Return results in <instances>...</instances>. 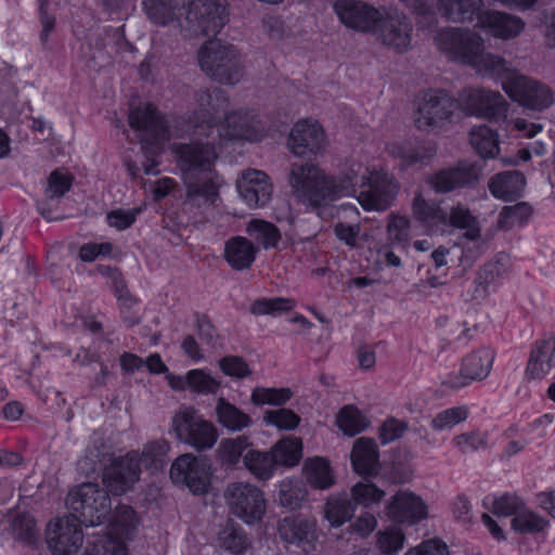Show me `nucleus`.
Returning <instances> with one entry per match:
<instances>
[{"instance_id": "nucleus-62", "label": "nucleus", "mask_w": 555, "mask_h": 555, "mask_svg": "<svg viewBox=\"0 0 555 555\" xmlns=\"http://www.w3.org/2000/svg\"><path fill=\"white\" fill-rule=\"evenodd\" d=\"M489 436L486 431L470 430L454 437L453 443L462 453L478 451L488 444Z\"/></svg>"}, {"instance_id": "nucleus-42", "label": "nucleus", "mask_w": 555, "mask_h": 555, "mask_svg": "<svg viewBox=\"0 0 555 555\" xmlns=\"http://www.w3.org/2000/svg\"><path fill=\"white\" fill-rule=\"evenodd\" d=\"M243 463L247 470L260 481L271 479L279 468L271 450H248L243 457Z\"/></svg>"}, {"instance_id": "nucleus-54", "label": "nucleus", "mask_w": 555, "mask_h": 555, "mask_svg": "<svg viewBox=\"0 0 555 555\" xmlns=\"http://www.w3.org/2000/svg\"><path fill=\"white\" fill-rule=\"evenodd\" d=\"M384 477L391 483V486H403L411 481L413 469L406 460L392 459L388 464L382 465Z\"/></svg>"}, {"instance_id": "nucleus-48", "label": "nucleus", "mask_w": 555, "mask_h": 555, "mask_svg": "<svg viewBox=\"0 0 555 555\" xmlns=\"http://www.w3.org/2000/svg\"><path fill=\"white\" fill-rule=\"evenodd\" d=\"M297 302L287 297H261L255 299L249 306V312L255 317L280 315L294 310Z\"/></svg>"}, {"instance_id": "nucleus-57", "label": "nucleus", "mask_w": 555, "mask_h": 555, "mask_svg": "<svg viewBox=\"0 0 555 555\" xmlns=\"http://www.w3.org/2000/svg\"><path fill=\"white\" fill-rule=\"evenodd\" d=\"M219 541L224 548L221 555H243L248 546L246 537L232 525L220 533Z\"/></svg>"}, {"instance_id": "nucleus-3", "label": "nucleus", "mask_w": 555, "mask_h": 555, "mask_svg": "<svg viewBox=\"0 0 555 555\" xmlns=\"http://www.w3.org/2000/svg\"><path fill=\"white\" fill-rule=\"evenodd\" d=\"M288 184L298 203L318 215L332 203L356 192L357 176L351 172L328 173L312 162L293 163Z\"/></svg>"}, {"instance_id": "nucleus-41", "label": "nucleus", "mask_w": 555, "mask_h": 555, "mask_svg": "<svg viewBox=\"0 0 555 555\" xmlns=\"http://www.w3.org/2000/svg\"><path fill=\"white\" fill-rule=\"evenodd\" d=\"M469 142L475 153L483 159L495 158L500 152L499 133L487 125L473 127Z\"/></svg>"}, {"instance_id": "nucleus-51", "label": "nucleus", "mask_w": 555, "mask_h": 555, "mask_svg": "<svg viewBox=\"0 0 555 555\" xmlns=\"http://www.w3.org/2000/svg\"><path fill=\"white\" fill-rule=\"evenodd\" d=\"M169 451L170 444L165 440H156L145 444L142 451V461L146 469L151 474L163 470Z\"/></svg>"}, {"instance_id": "nucleus-35", "label": "nucleus", "mask_w": 555, "mask_h": 555, "mask_svg": "<svg viewBox=\"0 0 555 555\" xmlns=\"http://www.w3.org/2000/svg\"><path fill=\"white\" fill-rule=\"evenodd\" d=\"M473 67L481 77L492 79L496 83L503 85L511 77L516 76L518 73L511 68L506 60L500 55L491 52L485 53V50L480 53Z\"/></svg>"}, {"instance_id": "nucleus-50", "label": "nucleus", "mask_w": 555, "mask_h": 555, "mask_svg": "<svg viewBox=\"0 0 555 555\" xmlns=\"http://www.w3.org/2000/svg\"><path fill=\"white\" fill-rule=\"evenodd\" d=\"M531 215L532 208L525 202L513 206H504L499 214V228L509 230L516 225H524L529 221Z\"/></svg>"}, {"instance_id": "nucleus-59", "label": "nucleus", "mask_w": 555, "mask_h": 555, "mask_svg": "<svg viewBox=\"0 0 555 555\" xmlns=\"http://www.w3.org/2000/svg\"><path fill=\"white\" fill-rule=\"evenodd\" d=\"M143 7L149 18L157 25L165 26L173 18L172 0H143Z\"/></svg>"}, {"instance_id": "nucleus-53", "label": "nucleus", "mask_w": 555, "mask_h": 555, "mask_svg": "<svg viewBox=\"0 0 555 555\" xmlns=\"http://www.w3.org/2000/svg\"><path fill=\"white\" fill-rule=\"evenodd\" d=\"M468 416L469 410L466 405L448 408L438 412L433 417L430 427L437 431L450 429L457 424L465 422Z\"/></svg>"}, {"instance_id": "nucleus-26", "label": "nucleus", "mask_w": 555, "mask_h": 555, "mask_svg": "<svg viewBox=\"0 0 555 555\" xmlns=\"http://www.w3.org/2000/svg\"><path fill=\"white\" fill-rule=\"evenodd\" d=\"M388 515L402 524L414 525L428 515L426 504L412 492L406 490L398 491L388 507Z\"/></svg>"}, {"instance_id": "nucleus-47", "label": "nucleus", "mask_w": 555, "mask_h": 555, "mask_svg": "<svg viewBox=\"0 0 555 555\" xmlns=\"http://www.w3.org/2000/svg\"><path fill=\"white\" fill-rule=\"evenodd\" d=\"M249 446V437L245 435L235 438H224L217 449V456L223 465L234 467L244 457L243 454L245 451L247 452Z\"/></svg>"}, {"instance_id": "nucleus-36", "label": "nucleus", "mask_w": 555, "mask_h": 555, "mask_svg": "<svg viewBox=\"0 0 555 555\" xmlns=\"http://www.w3.org/2000/svg\"><path fill=\"white\" fill-rule=\"evenodd\" d=\"M272 455L278 467L294 468L304 455V443L301 438L296 436H283L271 448Z\"/></svg>"}, {"instance_id": "nucleus-28", "label": "nucleus", "mask_w": 555, "mask_h": 555, "mask_svg": "<svg viewBox=\"0 0 555 555\" xmlns=\"http://www.w3.org/2000/svg\"><path fill=\"white\" fill-rule=\"evenodd\" d=\"M221 182L216 171L205 178L201 175L184 176L186 199L190 203L214 205L219 199Z\"/></svg>"}, {"instance_id": "nucleus-52", "label": "nucleus", "mask_w": 555, "mask_h": 555, "mask_svg": "<svg viewBox=\"0 0 555 555\" xmlns=\"http://www.w3.org/2000/svg\"><path fill=\"white\" fill-rule=\"evenodd\" d=\"M300 416L291 409L281 408L276 410H267L263 413V423L266 426H272L281 431L295 430L300 424Z\"/></svg>"}, {"instance_id": "nucleus-18", "label": "nucleus", "mask_w": 555, "mask_h": 555, "mask_svg": "<svg viewBox=\"0 0 555 555\" xmlns=\"http://www.w3.org/2000/svg\"><path fill=\"white\" fill-rule=\"evenodd\" d=\"M186 20L203 36H216L228 22L227 8L218 0H192L186 9Z\"/></svg>"}, {"instance_id": "nucleus-21", "label": "nucleus", "mask_w": 555, "mask_h": 555, "mask_svg": "<svg viewBox=\"0 0 555 555\" xmlns=\"http://www.w3.org/2000/svg\"><path fill=\"white\" fill-rule=\"evenodd\" d=\"M236 188L242 201L251 209L266 207L273 194L270 177L258 169L244 171Z\"/></svg>"}, {"instance_id": "nucleus-63", "label": "nucleus", "mask_w": 555, "mask_h": 555, "mask_svg": "<svg viewBox=\"0 0 555 555\" xmlns=\"http://www.w3.org/2000/svg\"><path fill=\"white\" fill-rule=\"evenodd\" d=\"M72 188V177L63 170L55 169L48 178L46 195L49 199L62 198Z\"/></svg>"}, {"instance_id": "nucleus-60", "label": "nucleus", "mask_w": 555, "mask_h": 555, "mask_svg": "<svg viewBox=\"0 0 555 555\" xmlns=\"http://www.w3.org/2000/svg\"><path fill=\"white\" fill-rule=\"evenodd\" d=\"M220 371L229 377L244 379L251 375V370L246 360L241 356L228 354L219 359Z\"/></svg>"}, {"instance_id": "nucleus-64", "label": "nucleus", "mask_w": 555, "mask_h": 555, "mask_svg": "<svg viewBox=\"0 0 555 555\" xmlns=\"http://www.w3.org/2000/svg\"><path fill=\"white\" fill-rule=\"evenodd\" d=\"M408 430V423L395 416L387 417L378 428V439L382 446H387L401 437Z\"/></svg>"}, {"instance_id": "nucleus-29", "label": "nucleus", "mask_w": 555, "mask_h": 555, "mask_svg": "<svg viewBox=\"0 0 555 555\" xmlns=\"http://www.w3.org/2000/svg\"><path fill=\"white\" fill-rule=\"evenodd\" d=\"M259 250L249 238L234 235L224 243L223 258L231 269L244 271L253 267Z\"/></svg>"}, {"instance_id": "nucleus-56", "label": "nucleus", "mask_w": 555, "mask_h": 555, "mask_svg": "<svg viewBox=\"0 0 555 555\" xmlns=\"http://www.w3.org/2000/svg\"><path fill=\"white\" fill-rule=\"evenodd\" d=\"M411 221L406 216L391 212L387 222V234L390 241L404 247L410 242Z\"/></svg>"}, {"instance_id": "nucleus-20", "label": "nucleus", "mask_w": 555, "mask_h": 555, "mask_svg": "<svg viewBox=\"0 0 555 555\" xmlns=\"http://www.w3.org/2000/svg\"><path fill=\"white\" fill-rule=\"evenodd\" d=\"M179 415L176 413V438L183 440L196 451H207L218 441V429L208 420L185 415L183 425L178 424Z\"/></svg>"}, {"instance_id": "nucleus-45", "label": "nucleus", "mask_w": 555, "mask_h": 555, "mask_svg": "<svg viewBox=\"0 0 555 555\" xmlns=\"http://www.w3.org/2000/svg\"><path fill=\"white\" fill-rule=\"evenodd\" d=\"M335 423L343 435L347 437H354L370 426L369 418L354 404L341 406L337 412Z\"/></svg>"}, {"instance_id": "nucleus-44", "label": "nucleus", "mask_w": 555, "mask_h": 555, "mask_svg": "<svg viewBox=\"0 0 555 555\" xmlns=\"http://www.w3.org/2000/svg\"><path fill=\"white\" fill-rule=\"evenodd\" d=\"M246 233L266 250L276 248L282 240L279 227L260 218H253L247 222Z\"/></svg>"}, {"instance_id": "nucleus-58", "label": "nucleus", "mask_w": 555, "mask_h": 555, "mask_svg": "<svg viewBox=\"0 0 555 555\" xmlns=\"http://www.w3.org/2000/svg\"><path fill=\"white\" fill-rule=\"evenodd\" d=\"M405 535L400 527L391 526L377 533V546L383 554H397L404 545Z\"/></svg>"}, {"instance_id": "nucleus-17", "label": "nucleus", "mask_w": 555, "mask_h": 555, "mask_svg": "<svg viewBox=\"0 0 555 555\" xmlns=\"http://www.w3.org/2000/svg\"><path fill=\"white\" fill-rule=\"evenodd\" d=\"M218 155L215 144L192 141L176 144V163L181 166L184 176L211 173Z\"/></svg>"}, {"instance_id": "nucleus-8", "label": "nucleus", "mask_w": 555, "mask_h": 555, "mask_svg": "<svg viewBox=\"0 0 555 555\" xmlns=\"http://www.w3.org/2000/svg\"><path fill=\"white\" fill-rule=\"evenodd\" d=\"M139 524L140 519L131 506H117L107 532L93 542L88 555H128L125 540L133 535Z\"/></svg>"}, {"instance_id": "nucleus-43", "label": "nucleus", "mask_w": 555, "mask_h": 555, "mask_svg": "<svg viewBox=\"0 0 555 555\" xmlns=\"http://www.w3.org/2000/svg\"><path fill=\"white\" fill-rule=\"evenodd\" d=\"M442 227L465 230V236L473 241L479 238L481 233L477 217L463 204L453 206L449 214L446 211V220L441 228Z\"/></svg>"}, {"instance_id": "nucleus-34", "label": "nucleus", "mask_w": 555, "mask_h": 555, "mask_svg": "<svg viewBox=\"0 0 555 555\" xmlns=\"http://www.w3.org/2000/svg\"><path fill=\"white\" fill-rule=\"evenodd\" d=\"M482 0H438V11L448 22L464 24L478 22L482 10Z\"/></svg>"}, {"instance_id": "nucleus-46", "label": "nucleus", "mask_w": 555, "mask_h": 555, "mask_svg": "<svg viewBox=\"0 0 555 555\" xmlns=\"http://www.w3.org/2000/svg\"><path fill=\"white\" fill-rule=\"evenodd\" d=\"M522 503L524 500L514 492H496L482 501L483 507L499 517H514Z\"/></svg>"}, {"instance_id": "nucleus-16", "label": "nucleus", "mask_w": 555, "mask_h": 555, "mask_svg": "<svg viewBox=\"0 0 555 555\" xmlns=\"http://www.w3.org/2000/svg\"><path fill=\"white\" fill-rule=\"evenodd\" d=\"M326 145V134L319 120L311 117L298 119L291 129L287 146L298 157L320 155Z\"/></svg>"}, {"instance_id": "nucleus-32", "label": "nucleus", "mask_w": 555, "mask_h": 555, "mask_svg": "<svg viewBox=\"0 0 555 555\" xmlns=\"http://www.w3.org/2000/svg\"><path fill=\"white\" fill-rule=\"evenodd\" d=\"M526 177L518 170L495 173L488 182V189L494 198L514 202L522 195Z\"/></svg>"}, {"instance_id": "nucleus-1", "label": "nucleus", "mask_w": 555, "mask_h": 555, "mask_svg": "<svg viewBox=\"0 0 555 555\" xmlns=\"http://www.w3.org/2000/svg\"><path fill=\"white\" fill-rule=\"evenodd\" d=\"M66 506L70 516L50 521L47 528L46 540L52 555H77L83 543L79 524L99 526L112 511L107 488H70Z\"/></svg>"}, {"instance_id": "nucleus-30", "label": "nucleus", "mask_w": 555, "mask_h": 555, "mask_svg": "<svg viewBox=\"0 0 555 555\" xmlns=\"http://www.w3.org/2000/svg\"><path fill=\"white\" fill-rule=\"evenodd\" d=\"M555 367V341L552 338L533 343L526 366L530 379H542Z\"/></svg>"}, {"instance_id": "nucleus-25", "label": "nucleus", "mask_w": 555, "mask_h": 555, "mask_svg": "<svg viewBox=\"0 0 555 555\" xmlns=\"http://www.w3.org/2000/svg\"><path fill=\"white\" fill-rule=\"evenodd\" d=\"M229 495L231 509L246 524L250 525L261 519L264 500L258 488H233Z\"/></svg>"}, {"instance_id": "nucleus-19", "label": "nucleus", "mask_w": 555, "mask_h": 555, "mask_svg": "<svg viewBox=\"0 0 555 555\" xmlns=\"http://www.w3.org/2000/svg\"><path fill=\"white\" fill-rule=\"evenodd\" d=\"M350 464L356 475L367 481H358L353 486H376L371 482L382 470L380 452L376 441L371 437H360L352 446Z\"/></svg>"}, {"instance_id": "nucleus-13", "label": "nucleus", "mask_w": 555, "mask_h": 555, "mask_svg": "<svg viewBox=\"0 0 555 555\" xmlns=\"http://www.w3.org/2000/svg\"><path fill=\"white\" fill-rule=\"evenodd\" d=\"M386 150L398 162L400 171H406L416 165L426 166L437 154L436 143L421 135L392 141L387 144Z\"/></svg>"}, {"instance_id": "nucleus-2", "label": "nucleus", "mask_w": 555, "mask_h": 555, "mask_svg": "<svg viewBox=\"0 0 555 555\" xmlns=\"http://www.w3.org/2000/svg\"><path fill=\"white\" fill-rule=\"evenodd\" d=\"M196 102L198 106L190 115V122L206 135L221 122V115L229 140L258 143L268 135L267 125L256 109L243 107L228 112L230 100L220 88L199 90Z\"/></svg>"}, {"instance_id": "nucleus-14", "label": "nucleus", "mask_w": 555, "mask_h": 555, "mask_svg": "<svg viewBox=\"0 0 555 555\" xmlns=\"http://www.w3.org/2000/svg\"><path fill=\"white\" fill-rule=\"evenodd\" d=\"M494 359L495 351L492 348H478L463 358L460 373L448 374L441 379V385L461 389L474 380H483L489 376Z\"/></svg>"}, {"instance_id": "nucleus-9", "label": "nucleus", "mask_w": 555, "mask_h": 555, "mask_svg": "<svg viewBox=\"0 0 555 555\" xmlns=\"http://www.w3.org/2000/svg\"><path fill=\"white\" fill-rule=\"evenodd\" d=\"M503 91L513 102L529 111L543 112L555 102L554 92L547 85L519 73L506 80Z\"/></svg>"}, {"instance_id": "nucleus-12", "label": "nucleus", "mask_w": 555, "mask_h": 555, "mask_svg": "<svg viewBox=\"0 0 555 555\" xmlns=\"http://www.w3.org/2000/svg\"><path fill=\"white\" fill-rule=\"evenodd\" d=\"M129 125L139 132L143 149L152 153L160 150L162 144L169 139V127L152 103L138 106L129 113Z\"/></svg>"}, {"instance_id": "nucleus-4", "label": "nucleus", "mask_w": 555, "mask_h": 555, "mask_svg": "<svg viewBox=\"0 0 555 555\" xmlns=\"http://www.w3.org/2000/svg\"><path fill=\"white\" fill-rule=\"evenodd\" d=\"M201 69L212 80L233 86L244 76L237 49L219 39L207 40L198 50Z\"/></svg>"}, {"instance_id": "nucleus-38", "label": "nucleus", "mask_w": 555, "mask_h": 555, "mask_svg": "<svg viewBox=\"0 0 555 555\" xmlns=\"http://www.w3.org/2000/svg\"><path fill=\"white\" fill-rule=\"evenodd\" d=\"M216 417L217 422L231 433L242 431L253 425V418L248 413L224 398L217 400Z\"/></svg>"}, {"instance_id": "nucleus-24", "label": "nucleus", "mask_w": 555, "mask_h": 555, "mask_svg": "<svg viewBox=\"0 0 555 555\" xmlns=\"http://www.w3.org/2000/svg\"><path fill=\"white\" fill-rule=\"evenodd\" d=\"M211 469L206 456L191 453L176 457V486H212Z\"/></svg>"}, {"instance_id": "nucleus-7", "label": "nucleus", "mask_w": 555, "mask_h": 555, "mask_svg": "<svg viewBox=\"0 0 555 555\" xmlns=\"http://www.w3.org/2000/svg\"><path fill=\"white\" fill-rule=\"evenodd\" d=\"M459 106L466 116L502 124L507 119L509 105L499 91L467 87L459 93Z\"/></svg>"}, {"instance_id": "nucleus-61", "label": "nucleus", "mask_w": 555, "mask_h": 555, "mask_svg": "<svg viewBox=\"0 0 555 555\" xmlns=\"http://www.w3.org/2000/svg\"><path fill=\"white\" fill-rule=\"evenodd\" d=\"M353 508L345 499H330L326 503L325 516L331 526L339 527L350 519Z\"/></svg>"}, {"instance_id": "nucleus-11", "label": "nucleus", "mask_w": 555, "mask_h": 555, "mask_svg": "<svg viewBox=\"0 0 555 555\" xmlns=\"http://www.w3.org/2000/svg\"><path fill=\"white\" fill-rule=\"evenodd\" d=\"M481 170L476 163L459 160L435 170L426 177V184L436 194H447L462 189H472L480 180Z\"/></svg>"}, {"instance_id": "nucleus-33", "label": "nucleus", "mask_w": 555, "mask_h": 555, "mask_svg": "<svg viewBox=\"0 0 555 555\" xmlns=\"http://www.w3.org/2000/svg\"><path fill=\"white\" fill-rule=\"evenodd\" d=\"M506 271L505 264L500 260H491L481 266L472 284V298H487L490 292L501 284Z\"/></svg>"}, {"instance_id": "nucleus-49", "label": "nucleus", "mask_w": 555, "mask_h": 555, "mask_svg": "<svg viewBox=\"0 0 555 555\" xmlns=\"http://www.w3.org/2000/svg\"><path fill=\"white\" fill-rule=\"evenodd\" d=\"M294 396L288 387H261L257 386L251 390L250 401L257 406L273 405L283 406Z\"/></svg>"}, {"instance_id": "nucleus-27", "label": "nucleus", "mask_w": 555, "mask_h": 555, "mask_svg": "<svg viewBox=\"0 0 555 555\" xmlns=\"http://www.w3.org/2000/svg\"><path fill=\"white\" fill-rule=\"evenodd\" d=\"M141 468L139 454L135 451L124 456L115 457L103 469V483L105 486H131L139 481Z\"/></svg>"}, {"instance_id": "nucleus-15", "label": "nucleus", "mask_w": 555, "mask_h": 555, "mask_svg": "<svg viewBox=\"0 0 555 555\" xmlns=\"http://www.w3.org/2000/svg\"><path fill=\"white\" fill-rule=\"evenodd\" d=\"M333 11L346 28L362 34L375 33L382 22L380 11L363 0H336Z\"/></svg>"}, {"instance_id": "nucleus-23", "label": "nucleus", "mask_w": 555, "mask_h": 555, "mask_svg": "<svg viewBox=\"0 0 555 555\" xmlns=\"http://www.w3.org/2000/svg\"><path fill=\"white\" fill-rule=\"evenodd\" d=\"M476 26L494 38L508 40L516 38L525 29V22L519 16L503 11L485 10Z\"/></svg>"}, {"instance_id": "nucleus-55", "label": "nucleus", "mask_w": 555, "mask_h": 555, "mask_svg": "<svg viewBox=\"0 0 555 555\" xmlns=\"http://www.w3.org/2000/svg\"><path fill=\"white\" fill-rule=\"evenodd\" d=\"M280 535L289 543H300L313 534V525L296 519H284L279 526Z\"/></svg>"}, {"instance_id": "nucleus-10", "label": "nucleus", "mask_w": 555, "mask_h": 555, "mask_svg": "<svg viewBox=\"0 0 555 555\" xmlns=\"http://www.w3.org/2000/svg\"><path fill=\"white\" fill-rule=\"evenodd\" d=\"M399 192L396 179L383 169H374L362 178L358 203L365 211H385L395 202Z\"/></svg>"}, {"instance_id": "nucleus-6", "label": "nucleus", "mask_w": 555, "mask_h": 555, "mask_svg": "<svg viewBox=\"0 0 555 555\" xmlns=\"http://www.w3.org/2000/svg\"><path fill=\"white\" fill-rule=\"evenodd\" d=\"M457 106L459 100L446 89L422 90L416 100L415 127L428 131L450 122Z\"/></svg>"}, {"instance_id": "nucleus-40", "label": "nucleus", "mask_w": 555, "mask_h": 555, "mask_svg": "<svg viewBox=\"0 0 555 555\" xmlns=\"http://www.w3.org/2000/svg\"><path fill=\"white\" fill-rule=\"evenodd\" d=\"M301 474L308 486H335L334 470L325 456H308L302 463Z\"/></svg>"}, {"instance_id": "nucleus-5", "label": "nucleus", "mask_w": 555, "mask_h": 555, "mask_svg": "<svg viewBox=\"0 0 555 555\" xmlns=\"http://www.w3.org/2000/svg\"><path fill=\"white\" fill-rule=\"evenodd\" d=\"M434 42L451 61L466 66L475 65L485 50L482 37L468 28L442 27L434 36Z\"/></svg>"}, {"instance_id": "nucleus-22", "label": "nucleus", "mask_w": 555, "mask_h": 555, "mask_svg": "<svg viewBox=\"0 0 555 555\" xmlns=\"http://www.w3.org/2000/svg\"><path fill=\"white\" fill-rule=\"evenodd\" d=\"M413 26L405 15L382 14L375 33L382 43L398 53L406 52L412 42Z\"/></svg>"}, {"instance_id": "nucleus-31", "label": "nucleus", "mask_w": 555, "mask_h": 555, "mask_svg": "<svg viewBox=\"0 0 555 555\" xmlns=\"http://www.w3.org/2000/svg\"><path fill=\"white\" fill-rule=\"evenodd\" d=\"M411 217L427 230L441 228L446 220V210L439 201L426 198L422 192H416L411 202Z\"/></svg>"}, {"instance_id": "nucleus-37", "label": "nucleus", "mask_w": 555, "mask_h": 555, "mask_svg": "<svg viewBox=\"0 0 555 555\" xmlns=\"http://www.w3.org/2000/svg\"><path fill=\"white\" fill-rule=\"evenodd\" d=\"M220 387V382L204 369H192L184 377L176 375V390L188 388L198 395H215Z\"/></svg>"}, {"instance_id": "nucleus-39", "label": "nucleus", "mask_w": 555, "mask_h": 555, "mask_svg": "<svg viewBox=\"0 0 555 555\" xmlns=\"http://www.w3.org/2000/svg\"><path fill=\"white\" fill-rule=\"evenodd\" d=\"M548 528L550 521L534 509L526 506L525 502L511 519V529L524 535L545 533Z\"/></svg>"}]
</instances>
